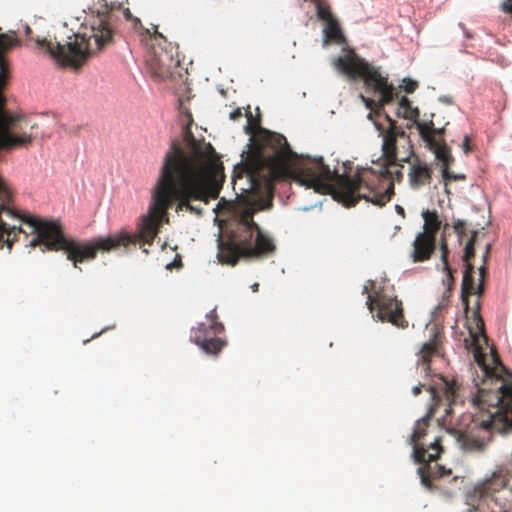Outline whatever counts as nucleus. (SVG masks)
Wrapping results in <instances>:
<instances>
[{
	"label": "nucleus",
	"instance_id": "14",
	"mask_svg": "<svg viewBox=\"0 0 512 512\" xmlns=\"http://www.w3.org/2000/svg\"><path fill=\"white\" fill-rule=\"evenodd\" d=\"M474 272L473 264L465 265L461 284V299L466 313L469 311V297L474 294L480 297L484 292V279L480 277L479 283L476 285L474 281Z\"/></svg>",
	"mask_w": 512,
	"mask_h": 512
},
{
	"label": "nucleus",
	"instance_id": "18",
	"mask_svg": "<svg viewBox=\"0 0 512 512\" xmlns=\"http://www.w3.org/2000/svg\"><path fill=\"white\" fill-rule=\"evenodd\" d=\"M422 217L424 219L423 232H427L428 235H434V237H436L441 227V220L439 219L437 211L424 210Z\"/></svg>",
	"mask_w": 512,
	"mask_h": 512
},
{
	"label": "nucleus",
	"instance_id": "11",
	"mask_svg": "<svg viewBox=\"0 0 512 512\" xmlns=\"http://www.w3.org/2000/svg\"><path fill=\"white\" fill-rule=\"evenodd\" d=\"M417 130L426 143L427 147L435 154V157L442 163V176L445 186L448 182L456 180H465L464 174H456L450 171L454 162L450 148L446 145L443 138L444 128H435L432 120L427 123H417Z\"/></svg>",
	"mask_w": 512,
	"mask_h": 512
},
{
	"label": "nucleus",
	"instance_id": "17",
	"mask_svg": "<svg viewBox=\"0 0 512 512\" xmlns=\"http://www.w3.org/2000/svg\"><path fill=\"white\" fill-rule=\"evenodd\" d=\"M437 354V345L434 341L425 343L420 350L419 367L425 375L429 374L431 358Z\"/></svg>",
	"mask_w": 512,
	"mask_h": 512
},
{
	"label": "nucleus",
	"instance_id": "19",
	"mask_svg": "<svg viewBox=\"0 0 512 512\" xmlns=\"http://www.w3.org/2000/svg\"><path fill=\"white\" fill-rule=\"evenodd\" d=\"M399 109L402 110L401 113L403 118L415 121L416 126L417 123H423L422 121H417V118L419 116V110L416 107L412 106V102L406 96H402L400 98ZM427 122L428 121H426L425 123Z\"/></svg>",
	"mask_w": 512,
	"mask_h": 512
},
{
	"label": "nucleus",
	"instance_id": "12",
	"mask_svg": "<svg viewBox=\"0 0 512 512\" xmlns=\"http://www.w3.org/2000/svg\"><path fill=\"white\" fill-rule=\"evenodd\" d=\"M224 325L219 321L216 308L206 314L205 321L192 328L190 338L206 354L218 355L226 345L221 335Z\"/></svg>",
	"mask_w": 512,
	"mask_h": 512
},
{
	"label": "nucleus",
	"instance_id": "5",
	"mask_svg": "<svg viewBox=\"0 0 512 512\" xmlns=\"http://www.w3.org/2000/svg\"><path fill=\"white\" fill-rule=\"evenodd\" d=\"M18 44L14 34H0V150H10L27 146L36 136V123H31L24 117L13 115L5 109L6 99L2 94L8 82V63L2 53ZM12 198V191L6 181L0 176V202L6 203Z\"/></svg>",
	"mask_w": 512,
	"mask_h": 512
},
{
	"label": "nucleus",
	"instance_id": "21",
	"mask_svg": "<svg viewBox=\"0 0 512 512\" xmlns=\"http://www.w3.org/2000/svg\"><path fill=\"white\" fill-rule=\"evenodd\" d=\"M448 254H449V250H448L447 242L443 238L441 241V260L443 262V270L447 273V282H448V286L450 287L451 285L454 284L453 272H455V270H453L448 264Z\"/></svg>",
	"mask_w": 512,
	"mask_h": 512
},
{
	"label": "nucleus",
	"instance_id": "25",
	"mask_svg": "<svg viewBox=\"0 0 512 512\" xmlns=\"http://www.w3.org/2000/svg\"><path fill=\"white\" fill-rule=\"evenodd\" d=\"M490 249H491V244H487L486 247H485V252H484V254L482 256L483 264L479 268V277H481L482 279H485V276H486V273H487L486 264H487V262L489 260V257H490Z\"/></svg>",
	"mask_w": 512,
	"mask_h": 512
},
{
	"label": "nucleus",
	"instance_id": "1",
	"mask_svg": "<svg viewBox=\"0 0 512 512\" xmlns=\"http://www.w3.org/2000/svg\"><path fill=\"white\" fill-rule=\"evenodd\" d=\"M387 119L389 127L381 131L383 163L378 170L359 168L354 175H338L322 157L305 160L290 148L283 135L259 128L254 155L234 169L233 183L243 175L250 181L291 179L320 194L334 190L337 200L346 207H353L360 200L382 207L394 195V175H402L397 164V139L408 140L405 131L388 116Z\"/></svg>",
	"mask_w": 512,
	"mask_h": 512
},
{
	"label": "nucleus",
	"instance_id": "37",
	"mask_svg": "<svg viewBox=\"0 0 512 512\" xmlns=\"http://www.w3.org/2000/svg\"><path fill=\"white\" fill-rule=\"evenodd\" d=\"M363 293H368V288H367V286H364V288H363Z\"/></svg>",
	"mask_w": 512,
	"mask_h": 512
},
{
	"label": "nucleus",
	"instance_id": "26",
	"mask_svg": "<svg viewBox=\"0 0 512 512\" xmlns=\"http://www.w3.org/2000/svg\"><path fill=\"white\" fill-rule=\"evenodd\" d=\"M453 228L457 234L459 241L466 235V223L463 220L457 219L453 223Z\"/></svg>",
	"mask_w": 512,
	"mask_h": 512
},
{
	"label": "nucleus",
	"instance_id": "33",
	"mask_svg": "<svg viewBox=\"0 0 512 512\" xmlns=\"http://www.w3.org/2000/svg\"><path fill=\"white\" fill-rule=\"evenodd\" d=\"M425 387H426L425 384H421L420 383V384H418V385L413 387L412 392H413V394L415 396H418L421 393L422 389L425 388Z\"/></svg>",
	"mask_w": 512,
	"mask_h": 512
},
{
	"label": "nucleus",
	"instance_id": "32",
	"mask_svg": "<svg viewBox=\"0 0 512 512\" xmlns=\"http://www.w3.org/2000/svg\"><path fill=\"white\" fill-rule=\"evenodd\" d=\"M427 389H428V391H429V392H430V394H431L432 400L436 402V403H435V405H437V404H438V401H439V396H438V394H437L436 389H435L433 386H431V385H430V386H428V388H427Z\"/></svg>",
	"mask_w": 512,
	"mask_h": 512
},
{
	"label": "nucleus",
	"instance_id": "31",
	"mask_svg": "<svg viewBox=\"0 0 512 512\" xmlns=\"http://www.w3.org/2000/svg\"><path fill=\"white\" fill-rule=\"evenodd\" d=\"M462 148L464 150V152L467 154L470 152L471 150V147H470V138L468 135H465L464 137V140H463V144H462Z\"/></svg>",
	"mask_w": 512,
	"mask_h": 512
},
{
	"label": "nucleus",
	"instance_id": "15",
	"mask_svg": "<svg viewBox=\"0 0 512 512\" xmlns=\"http://www.w3.org/2000/svg\"><path fill=\"white\" fill-rule=\"evenodd\" d=\"M436 249V237L427 232L419 233L413 242L412 259L414 262H424L431 257Z\"/></svg>",
	"mask_w": 512,
	"mask_h": 512
},
{
	"label": "nucleus",
	"instance_id": "38",
	"mask_svg": "<svg viewBox=\"0 0 512 512\" xmlns=\"http://www.w3.org/2000/svg\"><path fill=\"white\" fill-rule=\"evenodd\" d=\"M465 35H466L467 38L470 37V34L466 30H465Z\"/></svg>",
	"mask_w": 512,
	"mask_h": 512
},
{
	"label": "nucleus",
	"instance_id": "28",
	"mask_svg": "<svg viewBox=\"0 0 512 512\" xmlns=\"http://www.w3.org/2000/svg\"><path fill=\"white\" fill-rule=\"evenodd\" d=\"M501 9L503 12L512 15V0H504L501 4Z\"/></svg>",
	"mask_w": 512,
	"mask_h": 512
},
{
	"label": "nucleus",
	"instance_id": "22",
	"mask_svg": "<svg viewBox=\"0 0 512 512\" xmlns=\"http://www.w3.org/2000/svg\"><path fill=\"white\" fill-rule=\"evenodd\" d=\"M478 232L473 231L469 240L467 241L465 248H464V254H463V262L464 266L472 264L471 260L475 256V242L477 240Z\"/></svg>",
	"mask_w": 512,
	"mask_h": 512
},
{
	"label": "nucleus",
	"instance_id": "2",
	"mask_svg": "<svg viewBox=\"0 0 512 512\" xmlns=\"http://www.w3.org/2000/svg\"><path fill=\"white\" fill-rule=\"evenodd\" d=\"M182 139H172L156 179L162 205L175 211L202 214L193 201L208 204L217 199L224 181V168L210 143L199 141L191 131L193 118L186 115Z\"/></svg>",
	"mask_w": 512,
	"mask_h": 512
},
{
	"label": "nucleus",
	"instance_id": "27",
	"mask_svg": "<svg viewBox=\"0 0 512 512\" xmlns=\"http://www.w3.org/2000/svg\"><path fill=\"white\" fill-rule=\"evenodd\" d=\"M407 93H413L418 88V82L411 78H404L400 85Z\"/></svg>",
	"mask_w": 512,
	"mask_h": 512
},
{
	"label": "nucleus",
	"instance_id": "9",
	"mask_svg": "<svg viewBox=\"0 0 512 512\" xmlns=\"http://www.w3.org/2000/svg\"><path fill=\"white\" fill-rule=\"evenodd\" d=\"M508 479L501 471L476 484L465 495L468 512H512V493L507 489Z\"/></svg>",
	"mask_w": 512,
	"mask_h": 512
},
{
	"label": "nucleus",
	"instance_id": "34",
	"mask_svg": "<svg viewBox=\"0 0 512 512\" xmlns=\"http://www.w3.org/2000/svg\"><path fill=\"white\" fill-rule=\"evenodd\" d=\"M224 206H231V203L226 201L224 198H221L218 202V205L217 207L218 208H223Z\"/></svg>",
	"mask_w": 512,
	"mask_h": 512
},
{
	"label": "nucleus",
	"instance_id": "6",
	"mask_svg": "<svg viewBox=\"0 0 512 512\" xmlns=\"http://www.w3.org/2000/svg\"><path fill=\"white\" fill-rule=\"evenodd\" d=\"M218 260L235 265L241 257L258 258L272 254L276 246L254 221V210L245 209L231 228L228 238L218 237Z\"/></svg>",
	"mask_w": 512,
	"mask_h": 512
},
{
	"label": "nucleus",
	"instance_id": "10",
	"mask_svg": "<svg viewBox=\"0 0 512 512\" xmlns=\"http://www.w3.org/2000/svg\"><path fill=\"white\" fill-rule=\"evenodd\" d=\"M435 413V406H431L426 418H422L417 421L414 431L410 437V444L413 446V458L415 462L422 464L418 468V474L421 479V484L429 491L434 490L432 480L437 477L450 475L451 470H447L445 467L440 465L431 466V462L436 461L443 449L441 446V439L436 438L428 449L420 445L418 442L426 435V429L428 427V419L433 417Z\"/></svg>",
	"mask_w": 512,
	"mask_h": 512
},
{
	"label": "nucleus",
	"instance_id": "13",
	"mask_svg": "<svg viewBox=\"0 0 512 512\" xmlns=\"http://www.w3.org/2000/svg\"><path fill=\"white\" fill-rule=\"evenodd\" d=\"M367 306L371 312L376 311V316L382 322H390L394 326L405 329L408 321L403 313L402 302L396 297H389L383 293L368 294Z\"/></svg>",
	"mask_w": 512,
	"mask_h": 512
},
{
	"label": "nucleus",
	"instance_id": "16",
	"mask_svg": "<svg viewBox=\"0 0 512 512\" xmlns=\"http://www.w3.org/2000/svg\"><path fill=\"white\" fill-rule=\"evenodd\" d=\"M409 184L412 189H420L425 185H429L432 180V169L426 163L415 159L411 163L409 173Z\"/></svg>",
	"mask_w": 512,
	"mask_h": 512
},
{
	"label": "nucleus",
	"instance_id": "4",
	"mask_svg": "<svg viewBox=\"0 0 512 512\" xmlns=\"http://www.w3.org/2000/svg\"><path fill=\"white\" fill-rule=\"evenodd\" d=\"M116 17L114 12L107 11L92 15L81 33L68 37L65 44L58 41L52 42L46 38H33L32 30L25 27V34L30 40H34L39 49L45 50L58 64L80 69L90 58L100 54L115 42Z\"/></svg>",
	"mask_w": 512,
	"mask_h": 512
},
{
	"label": "nucleus",
	"instance_id": "35",
	"mask_svg": "<svg viewBox=\"0 0 512 512\" xmlns=\"http://www.w3.org/2000/svg\"><path fill=\"white\" fill-rule=\"evenodd\" d=\"M396 211H397V213H398V214H400V215H402V216L404 215V209H403V207H401V206H399V205H396Z\"/></svg>",
	"mask_w": 512,
	"mask_h": 512
},
{
	"label": "nucleus",
	"instance_id": "39",
	"mask_svg": "<svg viewBox=\"0 0 512 512\" xmlns=\"http://www.w3.org/2000/svg\"><path fill=\"white\" fill-rule=\"evenodd\" d=\"M312 2L316 3V2H319L320 0H311Z\"/></svg>",
	"mask_w": 512,
	"mask_h": 512
},
{
	"label": "nucleus",
	"instance_id": "8",
	"mask_svg": "<svg viewBox=\"0 0 512 512\" xmlns=\"http://www.w3.org/2000/svg\"><path fill=\"white\" fill-rule=\"evenodd\" d=\"M123 16L130 22L131 28L138 34L140 40L153 49V54L147 61L151 74L158 79L171 76L174 68L179 65V60L175 58L176 47L159 32L157 25L151 24L150 28L144 27L141 20L133 16L129 8L123 9Z\"/></svg>",
	"mask_w": 512,
	"mask_h": 512
},
{
	"label": "nucleus",
	"instance_id": "24",
	"mask_svg": "<svg viewBox=\"0 0 512 512\" xmlns=\"http://www.w3.org/2000/svg\"><path fill=\"white\" fill-rule=\"evenodd\" d=\"M317 16L320 20L329 22L334 19L331 10L328 6L323 5L321 1L316 2Z\"/></svg>",
	"mask_w": 512,
	"mask_h": 512
},
{
	"label": "nucleus",
	"instance_id": "23",
	"mask_svg": "<svg viewBox=\"0 0 512 512\" xmlns=\"http://www.w3.org/2000/svg\"><path fill=\"white\" fill-rule=\"evenodd\" d=\"M442 383H443V389L445 393V397L447 401H453L455 399L457 390H458V384L456 381H449L448 379L444 378L443 376L440 377Z\"/></svg>",
	"mask_w": 512,
	"mask_h": 512
},
{
	"label": "nucleus",
	"instance_id": "36",
	"mask_svg": "<svg viewBox=\"0 0 512 512\" xmlns=\"http://www.w3.org/2000/svg\"><path fill=\"white\" fill-rule=\"evenodd\" d=\"M253 292H257L258 289H259V284L258 283H254L252 286H251Z\"/></svg>",
	"mask_w": 512,
	"mask_h": 512
},
{
	"label": "nucleus",
	"instance_id": "30",
	"mask_svg": "<svg viewBox=\"0 0 512 512\" xmlns=\"http://www.w3.org/2000/svg\"><path fill=\"white\" fill-rule=\"evenodd\" d=\"M247 116V125H246V132L249 134H254V129L252 128V115L250 112L246 113Z\"/></svg>",
	"mask_w": 512,
	"mask_h": 512
},
{
	"label": "nucleus",
	"instance_id": "20",
	"mask_svg": "<svg viewBox=\"0 0 512 512\" xmlns=\"http://www.w3.org/2000/svg\"><path fill=\"white\" fill-rule=\"evenodd\" d=\"M324 33L326 38L325 42H327L328 40H334L340 43L344 40L342 30L336 19L327 22V25L324 29Z\"/></svg>",
	"mask_w": 512,
	"mask_h": 512
},
{
	"label": "nucleus",
	"instance_id": "3",
	"mask_svg": "<svg viewBox=\"0 0 512 512\" xmlns=\"http://www.w3.org/2000/svg\"><path fill=\"white\" fill-rule=\"evenodd\" d=\"M475 329L469 327L470 347L481 375L473 379L476 392L471 401L477 412L472 417L471 427L459 435L464 449L481 451L492 439L494 432H504L512 427V383L503 375L507 372L494 349L488 357L481 341L487 344L484 321L480 315V301L476 300L472 310Z\"/></svg>",
	"mask_w": 512,
	"mask_h": 512
},
{
	"label": "nucleus",
	"instance_id": "29",
	"mask_svg": "<svg viewBox=\"0 0 512 512\" xmlns=\"http://www.w3.org/2000/svg\"><path fill=\"white\" fill-rule=\"evenodd\" d=\"M230 119L233 120V121H236V120H239L240 118L243 117V113H242V110L240 108H236L235 110H233L230 115H229Z\"/></svg>",
	"mask_w": 512,
	"mask_h": 512
},
{
	"label": "nucleus",
	"instance_id": "7",
	"mask_svg": "<svg viewBox=\"0 0 512 512\" xmlns=\"http://www.w3.org/2000/svg\"><path fill=\"white\" fill-rule=\"evenodd\" d=\"M336 68L341 73L351 79L361 78L367 90L379 96L374 100L361 95L365 106L370 110L383 109L385 105L398 98V92L393 84L388 82V78L381 74L380 68L372 66L365 59L358 57L351 52L338 57L334 62Z\"/></svg>",
	"mask_w": 512,
	"mask_h": 512
}]
</instances>
